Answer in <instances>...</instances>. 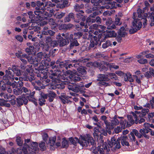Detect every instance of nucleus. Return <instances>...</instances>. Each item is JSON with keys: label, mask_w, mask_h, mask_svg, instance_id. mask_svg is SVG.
Returning <instances> with one entry per match:
<instances>
[{"label": "nucleus", "mask_w": 154, "mask_h": 154, "mask_svg": "<svg viewBox=\"0 0 154 154\" xmlns=\"http://www.w3.org/2000/svg\"><path fill=\"white\" fill-rule=\"evenodd\" d=\"M97 80L99 81H108L109 79L108 78V73L106 74H99L98 76Z\"/></svg>", "instance_id": "obj_20"}, {"label": "nucleus", "mask_w": 154, "mask_h": 154, "mask_svg": "<svg viewBox=\"0 0 154 154\" xmlns=\"http://www.w3.org/2000/svg\"><path fill=\"white\" fill-rule=\"evenodd\" d=\"M148 7L146 6L143 8V12L140 8H138L137 11V18L136 16V14L134 13L133 14V18L134 20L133 22V31L131 29L129 31L131 33H134L137 30L140 29L142 26V22L140 20L144 21L143 23L144 25H145L147 21L146 18L148 16L147 12L148 11Z\"/></svg>", "instance_id": "obj_1"}, {"label": "nucleus", "mask_w": 154, "mask_h": 154, "mask_svg": "<svg viewBox=\"0 0 154 154\" xmlns=\"http://www.w3.org/2000/svg\"><path fill=\"white\" fill-rule=\"evenodd\" d=\"M112 21L111 18H109L106 21V23L107 26V28L109 29H112L116 28L115 24H112Z\"/></svg>", "instance_id": "obj_24"}, {"label": "nucleus", "mask_w": 154, "mask_h": 154, "mask_svg": "<svg viewBox=\"0 0 154 154\" xmlns=\"http://www.w3.org/2000/svg\"><path fill=\"white\" fill-rule=\"evenodd\" d=\"M56 94L53 91H50L48 94V97H51L54 98L56 97Z\"/></svg>", "instance_id": "obj_54"}, {"label": "nucleus", "mask_w": 154, "mask_h": 154, "mask_svg": "<svg viewBox=\"0 0 154 154\" xmlns=\"http://www.w3.org/2000/svg\"><path fill=\"white\" fill-rule=\"evenodd\" d=\"M101 132L100 131L99 128L95 127L94 129L93 136L94 138H98L99 135H100Z\"/></svg>", "instance_id": "obj_31"}, {"label": "nucleus", "mask_w": 154, "mask_h": 154, "mask_svg": "<svg viewBox=\"0 0 154 154\" xmlns=\"http://www.w3.org/2000/svg\"><path fill=\"white\" fill-rule=\"evenodd\" d=\"M58 42H57L56 41H52L51 43V44L50 45V47H55L57 46L58 45Z\"/></svg>", "instance_id": "obj_55"}, {"label": "nucleus", "mask_w": 154, "mask_h": 154, "mask_svg": "<svg viewBox=\"0 0 154 154\" xmlns=\"http://www.w3.org/2000/svg\"><path fill=\"white\" fill-rule=\"evenodd\" d=\"M112 45V44H111V42L109 41H107L105 43H104L103 44L102 47L103 48H106Z\"/></svg>", "instance_id": "obj_45"}, {"label": "nucleus", "mask_w": 154, "mask_h": 154, "mask_svg": "<svg viewBox=\"0 0 154 154\" xmlns=\"http://www.w3.org/2000/svg\"><path fill=\"white\" fill-rule=\"evenodd\" d=\"M64 15L65 14L63 13H58L56 14V17L58 19H60L62 18Z\"/></svg>", "instance_id": "obj_58"}, {"label": "nucleus", "mask_w": 154, "mask_h": 154, "mask_svg": "<svg viewBox=\"0 0 154 154\" xmlns=\"http://www.w3.org/2000/svg\"><path fill=\"white\" fill-rule=\"evenodd\" d=\"M45 100L44 98L41 97L39 99V104L40 106H42L45 104Z\"/></svg>", "instance_id": "obj_57"}, {"label": "nucleus", "mask_w": 154, "mask_h": 154, "mask_svg": "<svg viewBox=\"0 0 154 154\" xmlns=\"http://www.w3.org/2000/svg\"><path fill=\"white\" fill-rule=\"evenodd\" d=\"M121 117L115 116L114 119L111 121V123L113 126L117 125L120 123Z\"/></svg>", "instance_id": "obj_30"}, {"label": "nucleus", "mask_w": 154, "mask_h": 154, "mask_svg": "<svg viewBox=\"0 0 154 154\" xmlns=\"http://www.w3.org/2000/svg\"><path fill=\"white\" fill-rule=\"evenodd\" d=\"M108 68H109L110 69H117L119 68V66L115 65L113 63H108L106 64Z\"/></svg>", "instance_id": "obj_39"}, {"label": "nucleus", "mask_w": 154, "mask_h": 154, "mask_svg": "<svg viewBox=\"0 0 154 154\" xmlns=\"http://www.w3.org/2000/svg\"><path fill=\"white\" fill-rule=\"evenodd\" d=\"M98 151L96 152L95 150H94V153L95 154H104L103 150L102 148L99 149L98 147L97 148Z\"/></svg>", "instance_id": "obj_51"}, {"label": "nucleus", "mask_w": 154, "mask_h": 154, "mask_svg": "<svg viewBox=\"0 0 154 154\" xmlns=\"http://www.w3.org/2000/svg\"><path fill=\"white\" fill-rule=\"evenodd\" d=\"M21 90L22 91H23L26 94V95H30V94L32 93H31V91L29 90L28 89L25 87H23Z\"/></svg>", "instance_id": "obj_46"}, {"label": "nucleus", "mask_w": 154, "mask_h": 154, "mask_svg": "<svg viewBox=\"0 0 154 154\" xmlns=\"http://www.w3.org/2000/svg\"><path fill=\"white\" fill-rule=\"evenodd\" d=\"M127 118L128 119V121H129L131 123L130 124H129L128 126V127L130 126L131 125H132V124H134V121L135 120H134L133 118L132 117V116L131 115H128L127 116Z\"/></svg>", "instance_id": "obj_42"}, {"label": "nucleus", "mask_w": 154, "mask_h": 154, "mask_svg": "<svg viewBox=\"0 0 154 154\" xmlns=\"http://www.w3.org/2000/svg\"><path fill=\"white\" fill-rule=\"evenodd\" d=\"M92 30H90L89 32V36L91 37V43L89 46V49H90L91 48H93L96 45L98 44V41L97 40V38L96 36H92L91 35V32H93Z\"/></svg>", "instance_id": "obj_14"}, {"label": "nucleus", "mask_w": 154, "mask_h": 154, "mask_svg": "<svg viewBox=\"0 0 154 154\" xmlns=\"http://www.w3.org/2000/svg\"><path fill=\"white\" fill-rule=\"evenodd\" d=\"M32 65H30L29 66V69L27 68L26 69V70L27 72L29 73H31V74H32V76L33 73H32L33 71V69L32 68Z\"/></svg>", "instance_id": "obj_59"}, {"label": "nucleus", "mask_w": 154, "mask_h": 154, "mask_svg": "<svg viewBox=\"0 0 154 154\" xmlns=\"http://www.w3.org/2000/svg\"><path fill=\"white\" fill-rule=\"evenodd\" d=\"M134 135L139 138H141L143 136L141 133H139L137 130H134L129 135V137L131 140L132 141L135 142V137Z\"/></svg>", "instance_id": "obj_16"}, {"label": "nucleus", "mask_w": 154, "mask_h": 154, "mask_svg": "<svg viewBox=\"0 0 154 154\" xmlns=\"http://www.w3.org/2000/svg\"><path fill=\"white\" fill-rule=\"evenodd\" d=\"M121 140V143L122 146H128L129 144L128 141V138L124 136L118 138L117 140H116L114 137L112 138L111 142L109 143V145L111 147H112L113 146L116 149H119L120 147V142L119 141Z\"/></svg>", "instance_id": "obj_6"}, {"label": "nucleus", "mask_w": 154, "mask_h": 154, "mask_svg": "<svg viewBox=\"0 0 154 154\" xmlns=\"http://www.w3.org/2000/svg\"><path fill=\"white\" fill-rule=\"evenodd\" d=\"M107 73L108 78L109 79V80L110 79H112L117 81L119 79L118 77L115 73L112 72H109Z\"/></svg>", "instance_id": "obj_32"}, {"label": "nucleus", "mask_w": 154, "mask_h": 154, "mask_svg": "<svg viewBox=\"0 0 154 154\" xmlns=\"http://www.w3.org/2000/svg\"><path fill=\"white\" fill-rule=\"evenodd\" d=\"M149 112V109L147 108L142 109L141 112L138 111H135V113L133 112V116L134 119H135V123L137 124V120L138 119H137V116L140 117L144 116L148 114Z\"/></svg>", "instance_id": "obj_12"}, {"label": "nucleus", "mask_w": 154, "mask_h": 154, "mask_svg": "<svg viewBox=\"0 0 154 154\" xmlns=\"http://www.w3.org/2000/svg\"><path fill=\"white\" fill-rule=\"evenodd\" d=\"M90 28L91 29H93L96 30V31H95L94 32V34L95 35H97L98 34V31L99 32H102V33L104 32V29L105 28V27L104 26L94 24H93L92 26L90 27Z\"/></svg>", "instance_id": "obj_13"}, {"label": "nucleus", "mask_w": 154, "mask_h": 154, "mask_svg": "<svg viewBox=\"0 0 154 154\" xmlns=\"http://www.w3.org/2000/svg\"><path fill=\"white\" fill-rule=\"evenodd\" d=\"M150 10L153 12L151 13V16H150V17L151 18H152L153 20L154 21V6L150 8Z\"/></svg>", "instance_id": "obj_60"}, {"label": "nucleus", "mask_w": 154, "mask_h": 154, "mask_svg": "<svg viewBox=\"0 0 154 154\" xmlns=\"http://www.w3.org/2000/svg\"><path fill=\"white\" fill-rule=\"evenodd\" d=\"M10 70H11L14 74H16V75L18 76L21 75L20 71L19 68L15 66H13L12 68L9 67L8 70H6V74L3 77L4 80L6 79L7 80L9 79H14V76L12 72H11Z\"/></svg>", "instance_id": "obj_7"}, {"label": "nucleus", "mask_w": 154, "mask_h": 154, "mask_svg": "<svg viewBox=\"0 0 154 154\" xmlns=\"http://www.w3.org/2000/svg\"><path fill=\"white\" fill-rule=\"evenodd\" d=\"M77 70L79 73L82 75L85 74L86 73V71L83 67H79L77 69Z\"/></svg>", "instance_id": "obj_40"}, {"label": "nucleus", "mask_w": 154, "mask_h": 154, "mask_svg": "<svg viewBox=\"0 0 154 154\" xmlns=\"http://www.w3.org/2000/svg\"><path fill=\"white\" fill-rule=\"evenodd\" d=\"M84 7V5L81 4L80 5L76 4L74 7V9L76 11L80 12V9L83 8Z\"/></svg>", "instance_id": "obj_38"}, {"label": "nucleus", "mask_w": 154, "mask_h": 154, "mask_svg": "<svg viewBox=\"0 0 154 154\" xmlns=\"http://www.w3.org/2000/svg\"><path fill=\"white\" fill-rule=\"evenodd\" d=\"M62 75V76H61L62 79L63 80L69 79L71 80H73L74 81L77 82L80 81L81 79L80 75L76 73V72L75 70H74L73 72L70 70H67Z\"/></svg>", "instance_id": "obj_8"}, {"label": "nucleus", "mask_w": 154, "mask_h": 154, "mask_svg": "<svg viewBox=\"0 0 154 154\" xmlns=\"http://www.w3.org/2000/svg\"><path fill=\"white\" fill-rule=\"evenodd\" d=\"M120 19L119 18H117L115 19V24L116 25H120L121 23L120 22Z\"/></svg>", "instance_id": "obj_62"}, {"label": "nucleus", "mask_w": 154, "mask_h": 154, "mask_svg": "<svg viewBox=\"0 0 154 154\" xmlns=\"http://www.w3.org/2000/svg\"><path fill=\"white\" fill-rule=\"evenodd\" d=\"M82 34L81 32H79L77 33H75L74 34L75 39H76L79 38L82 36Z\"/></svg>", "instance_id": "obj_47"}, {"label": "nucleus", "mask_w": 154, "mask_h": 154, "mask_svg": "<svg viewBox=\"0 0 154 154\" xmlns=\"http://www.w3.org/2000/svg\"><path fill=\"white\" fill-rule=\"evenodd\" d=\"M98 14V12L96 11L94 12L93 14H91L89 17L87 19L86 22L87 24L88 23L89 24V23H91L95 22V19H93V18H94L95 16Z\"/></svg>", "instance_id": "obj_17"}, {"label": "nucleus", "mask_w": 154, "mask_h": 154, "mask_svg": "<svg viewBox=\"0 0 154 154\" xmlns=\"http://www.w3.org/2000/svg\"><path fill=\"white\" fill-rule=\"evenodd\" d=\"M42 11H41L40 9H37L36 11H34V14L36 16L35 17L34 14H33L32 11H30L28 12V14L29 15V17L30 19H32L34 17H37L39 19L42 18V19L45 18L46 17H43V16L48 15V13L45 11H44V9H42Z\"/></svg>", "instance_id": "obj_9"}, {"label": "nucleus", "mask_w": 154, "mask_h": 154, "mask_svg": "<svg viewBox=\"0 0 154 154\" xmlns=\"http://www.w3.org/2000/svg\"><path fill=\"white\" fill-rule=\"evenodd\" d=\"M34 92H32L31 94H30V95H25L23 97H21L22 99V100L23 101V103L26 104L28 102V100H29V101H30L31 99H29V97H31L32 98H33V97H34Z\"/></svg>", "instance_id": "obj_23"}, {"label": "nucleus", "mask_w": 154, "mask_h": 154, "mask_svg": "<svg viewBox=\"0 0 154 154\" xmlns=\"http://www.w3.org/2000/svg\"><path fill=\"white\" fill-rule=\"evenodd\" d=\"M62 145L63 147H67L68 146L67 141L65 140H63L62 142Z\"/></svg>", "instance_id": "obj_63"}, {"label": "nucleus", "mask_w": 154, "mask_h": 154, "mask_svg": "<svg viewBox=\"0 0 154 154\" xmlns=\"http://www.w3.org/2000/svg\"><path fill=\"white\" fill-rule=\"evenodd\" d=\"M106 122V123L105 122H104L106 125V129L109 130L113 127V126L112 125V124L111 125H110L109 122L108 121ZM106 130L107 131V130Z\"/></svg>", "instance_id": "obj_50"}, {"label": "nucleus", "mask_w": 154, "mask_h": 154, "mask_svg": "<svg viewBox=\"0 0 154 154\" xmlns=\"http://www.w3.org/2000/svg\"><path fill=\"white\" fill-rule=\"evenodd\" d=\"M56 39L57 40L58 42L59 43L60 46H63L66 45L69 43V40L68 39L66 38L67 41L63 39L61 37L60 33L58 34L56 37Z\"/></svg>", "instance_id": "obj_15"}, {"label": "nucleus", "mask_w": 154, "mask_h": 154, "mask_svg": "<svg viewBox=\"0 0 154 154\" xmlns=\"http://www.w3.org/2000/svg\"><path fill=\"white\" fill-rule=\"evenodd\" d=\"M143 126L145 128H143L140 129V132L144 137L148 139L149 138V136L146 134L148 133L149 131L151 130V129L149 128L150 127L154 128V125L152 124H150L149 123H145L143 125Z\"/></svg>", "instance_id": "obj_10"}, {"label": "nucleus", "mask_w": 154, "mask_h": 154, "mask_svg": "<svg viewBox=\"0 0 154 154\" xmlns=\"http://www.w3.org/2000/svg\"><path fill=\"white\" fill-rule=\"evenodd\" d=\"M55 138H52L49 139L48 143L50 145V148L51 150H54L56 148V145H55Z\"/></svg>", "instance_id": "obj_25"}, {"label": "nucleus", "mask_w": 154, "mask_h": 154, "mask_svg": "<svg viewBox=\"0 0 154 154\" xmlns=\"http://www.w3.org/2000/svg\"><path fill=\"white\" fill-rule=\"evenodd\" d=\"M137 62L141 64H145L147 63V61L145 59L142 58L138 60Z\"/></svg>", "instance_id": "obj_52"}, {"label": "nucleus", "mask_w": 154, "mask_h": 154, "mask_svg": "<svg viewBox=\"0 0 154 154\" xmlns=\"http://www.w3.org/2000/svg\"><path fill=\"white\" fill-rule=\"evenodd\" d=\"M21 52H19V53H16V56L18 58L21 59L22 57H26V58L27 59V58L29 57V56H27L26 54H22L21 55Z\"/></svg>", "instance_id": "obj_43"}, {"label": "nucleus", "mask_w": 154, "mask_h": 154, "mask_svg": "<svg viewBox=\"0 0 154 154\" xmlns=\"http://www.w3.org/2000/svg\"><path fill=\"white\" fill-rule=\"evenodd\" d=\"M84 12L82 11H81L76 14L77 17L78 19V21H76V22H79V20H82L83 21L85 20V17L82 14Z\"/></svg>", "instance_id": "obj_29"}, {"label": "nucleus", "mask_w": 154, "mask_h": 154, "mask_svg": "<svg viewBox=\"0 0 154 154\" xmlns=\"http://www.w3.org/2000/svg\"><path fill=\"white\" fill-rule=\"evenodd\" d=\"M36 57V58L29 56L27 58V60L31 64H33L35 66L39 64V70H44L45 67H47L48 65L46 61L47 59L46 55L42 52H40L37 54Z\"/></svg>", "instance_id": "obj_3"}, {"label": "nucleus", "mask_w": 154, "mask_h": 154, "mask_svg": "<svg viewBox=\"0 0 154 154\" xmlns=\"http://www.w3.org/2000/svg\"><path fill=\"white\" fill-rule=\"evenodd\" d=\"M59 3L57 5L58 7H59L60 8H63L67 6V4L68 3V2L66 1H63L62 0H60V2H58Z\"/></svg>", "instance_id": "obj_34"}, {"label": "nucleus", "mask_w": 154, "mask_h": 154, "mask_svg": "<svg viewBox=\"0 0 154 154\" xmlns=\"http://www.w3.org/2000/svg\"><path fill=\"white\" fill-rule=\"evenodd\" d=\"M74 18V14L73 13L69 14L68 16L65 17L64 20V22H69L70 21L71 19Z\"/></svg>", "instance_id": "obj_35"}, {"label": "nucleus", "mask_w": 154, "mask_h": 154, "mask_svg": "<svg viewBox=\"0 0 154 154\" xmlns=\"http://www.w3.org/2000/svg\"><path fill=\"white\" fill-rule=\"evenodd\" d=\"M39 147L40 149V150L42 151L45 150L46 149L45 144V142H42L39 143Z\"/></svg>", "instance_id": "obj_44"}, {"label": "nucleus", "mask_w": 154, "mask_h": 154, "mask_svg": "<svg viewBox=\"0 0 154 154\" xmlns=\"http://www.w3.org/2000/svg\"><path fill=\"white\" fill-rule=\"evenodd\" d=\"M133 76L135 78L136 82L138 84L140 85L141 83L140 78H139L136 75H133Z\"/></svg>", "instance_id": "obj_53"}, {"label": "nucleus", "mask_w": 154, "mask_h": 154, "mask_svg": "<svg viewBox=\"0 0 154 154\" xmlns=\"http://www.w3.org/2000/svg\"><path fill=\"white\" fill-rule=\"evenodd\" d=\"M120 122L121 125V128H124L125 127L127 121L123 117H121V120L120 121Z\"/></svg>", "instance_id": "obj_36"}, {"label": "nucleus", "mask_w": 154, "mask_h": 154, "mask_svg": "<svg viewBox=\"0 0 154 154\" xmlns=\"http://www.w3.org/2000/svg\"><path fill=\"white\" fill-rule=\"evenodd\" d=\"M55 32L51 30H48V27H44L43 30L42 32V35H53L54 34Z\"/></svg>", "instance_id": "obj_22"}, {"label": "nucleus", "mask_w": 154, "mask_h": 154, "mask_svg": "<svg viewBox=\"0 0 154 154\" xmlns=\"http://www.w3.org/2000/svg\"><path fill=\"white\" fill-rule=\"evenodd\" d=\"M52 40L51 38L48 36L46 38V44L44 45L43 48L45 50L48 51V48L50 47V45L52 42Z\"/></svg>", "instance_id": "obj_28"}, {"label": "nucleus", "mask_w": 154, "mask_h": 154, "mask_svg": "<svg viewBox=\"0 0 154 154\" xmlns=\"http://www.w3.org/2000/svg\"><path fill=\"white\" fill-rule=\"evenodd\" d=\"M55 4H52L51 2H48L46 3L45 9L47 11H50L51 12L53 11V9L51 8H52L55 6Z\"/></svg>", "instance_id": "obj_26"}, {"label": "nucleus", "mask_w": 154, "mask_h": 154, "mask_svg": "<svg viewBox=\"0 0 154 154\" xmlns=\"http://www.w3.org/2000/svg\"><path fill=\"white\" fill-rule=\"evenodd\" d=\"M119 1V0H109L105 3L106 4V5L101 6L100 8L101 9H103L105 8L106 9H111L116 8L117 5L116 1L118 2ZM91 2L92 3L94 4V6H97V7H94L93 8L94 10H98L100 8L99 6L98 5L99 0H91Z\"/></svg>", "instance_id": "obj_5"}, {"label": "nucleus", "mask_w": 154, "mask_h": 154, "mask_svg": "<svg viewBox=\"0 0 154 154\" xmlns=\"http://www.w3.org/2000/svg\"><path fill=\"white\" fill-rule=\"evenodd\" d=\"M73 35L71 34L70 35L69 38L70 39V40L71 42L70 43V46H78L79 45V44L78 43L77 40L74 39H72Z\"/></svg>", "instance_id": "obj_27"}, {"label": "nucleus", "mask_w": 154, "mask_h": 154, "mask_svg": "<svg viewBox=\"0 0 154 154\" xmlns=\"http://www.w3.org/2000/svg\"><path fill=\"white\" fill-rule=\"evenodd\" d=\"M103 34L106 37H114L117 35V34L113 30H106V32L105 31Z\"/></svg>", "instance_id": "obj_21"}, {"label": "nucleus", "mask_w": 154, "mask_h": 154, "mask_svg": "<svg viewBox=\"0 0 154 154\" xmlns=\"http://www.w3.org/2000/svg\"><path fill=\"white\" fill-rule=\"evenodd\" d=\"M75 140L83 147H87L91 145L94 146L95 141L93 138L89 134H86L84 136L81 135L79 139L75 137Z\"/></svg>", "instance_id": "obj_4"}, {"label": "nucleus", "mask_w": 154, "mask_h": 154, "mask_svg": "<svg viewBox=\"0 0 154 154\" xmlns=\"http://www.w3.org/2000/svg\"><path fill=\"white\" fill-rule=\"evenodd\" d=\"M95 66L100 67V70H106L107 69L104 66H101L99 62H95L94 64Z\"/></svg>", "instance_id": "obj_37"}, {"label": "nucleus", "mask_w": 154, "mask_h": 154, "mask_svg": "<svg viewBox=\"0 0 154 154\" xmlns=\"http://www.w3.org/2000/svg\"><path fill=\"white\" fill-rule=\"evenodd\" d=\"M16 141L17 144L20 146H22L23 142L21 141V138L20 137H17L16 139Z\"/></svg>", "instance_id": "obj_56"}, {"label": "nucleus", "mask_w": 154, "mask_h": 154, "mask_svg": "<svg viewBox=\"0 0 154 154\" xmlns=\"http://www.w3.org/2000/svg\"><path fill=\"white\" fill-rule=\"evenodd\" d=\"M137 119H138L137 120V123L138 122L139 123H141L144 122L145 121V119L144 118H141V117H139L137 116Z\"/></svg>", "instance_id": "obj_64"}, {"label": "nucleus", "mask_w": 154, "mask_h": 154, "mask_svg": "<svg viewBox=\"0 0 154 154\" xmlns=\"http://www.w3.org/2000/svg\"><path fill=\"white\" fill-rule=\"evenodd\" d=\"M37 76L38 77H41V80H44L42 82V84L44 85V86H47L50 81L49 79H46L48 77V76L46 74L43 75L42 73L41 74L38 75Z\"/></svg>", "instance_id": "obj_18"}, {"label": "nucleus", "mask_w": 154, "mask_h": 154, "mask_svg": "<svg viewBox=\"0 0 154 154\" xmlns=\"http://www.w3.org/2000/svg\"><path fill=\"white\" fill-rule=\"evenodd\" d=\"M17 102L18 104L22 105L23 104V102L22 100V97H19L17 98Z\"/></svg>", "instance_id": "obj_61"}, {"label": "nucleus", "mask_w": 154, "mask_h": 154, "mask_svg": "<svg viewBox=\"0 0 154 154\" xmlns=\"http://www.w3.org/2000/svg\"><path fill=\"white\" fill-rule=\"evenodd\" d=\"M14 94L16 95H19L23 93L22 90L20 89H18L17 90L14 89Z\"/></svg>", "instance_id": "obj_48"}, {"label": "nucleus", "mask_w": 154, "mask_h": 154, "mask_svg": "<svg viewBox=\"0 0 154 154\" xmlns=\"http://www.w3.org/2000/svg\"><path fill=\"white\" fill-rule=\"evenodd\" d=\"M77 70L79 73L82 75L85 74L86 73V71L83 67H79L77 69Z\"/></svg>", "instance_id": "obj_41"}, {"label": "nucleus", "mask_w": 154, "mask_h": 154, "mask_svg": "<svg viewBox=\"0 0 154 154\" xmlns=\"http://www.w3.org/2000/svg\"><path fill=\"white\" fill-rule=\"evenodd\" d=\"M118 34L121 37H124L126 35L125 30L124 27H122L120 29L119 31L118 32Z\"/></svg>", "instance_id": "obj_33"}, {"label": "nucleus", "mask_w": 154, "mask_h": 154, "mask_svg": "<svg viewBox=\"0 0 154 154\" xmlns=\"http://www.w3.org/2000/svg\"><path fill=\"white\" fill-rule=\"evenodd\" d=\"M148 53V51H146L141 52L139 54L136 56V57L138 59L143 57V55H145Z\"/></svg>", "instance_id": "obj_49"}, {"label": "nucleus", "mask_w": 154, "mask_h": 154, "mask_svg": "<svg viewBox=\"0 0 154 154\" xmlns=\"http://www.w3.org/2000/svg\"><path fill=\"white\" fill-rule=\"evenodd\" d=\"M52 67V69L50 70L51 73V75L50 76V78L51 79V81L53 85H54L56 87L60 89H63L65 86L63 84H60L62 78L61 76L65 72L61 68L58 70V66L57 67L56 65L51 66Z\"/></svg>", "instance_id": "obj_2"}, {"label": "nucleus", "mask_w": 154, "mask_h": 154, "mask_svg": "<svg viewBox=\"0 0 154 154\" xmlns=\"http://www.w3.org/2000/svg\"><path fill=\"white\" fill-rule=\"evenodd\" d=\"M68 87L69 90H72L76 93L80 92L82 93L83 91V90L85 89L84 85L82 84H73V86L69 85L68 86Z\"/></svg>", "instance_id": "obj_11"}, {"label": "nucleus", "mask_w": 154, "mask_h": 154, "mask_svg": "<svg viewBox=\"0 0 154 154\" xmlns=\"http://www.w3.org/2000/svg\"><path fill=\"white\" fill-rule=\"evenodd\" d=\"M124 80L125 82L129 81L130 82H132L134 81V79L132 78V75L130 72H127L125 73L123 75Z\"/></svg>", "instance_id": "obj_19"}]
</instances>
